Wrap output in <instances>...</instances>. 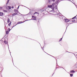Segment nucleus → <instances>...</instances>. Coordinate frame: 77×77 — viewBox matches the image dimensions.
<instances>
[{
	"label": "nucleus",
	"mask_w": 77,
	"mask_h": 77,
	"mask_svg": "<svg viewBox=\"0 0 77 77\" xmlns=\"http://www.w3.org/2000/svg\"><path fill=\"white\" fill-rule=\"evenodd\" d=\"M29 13H29V14H26V15H29Z\"/></svg>",
	"instance_id": "a878e982"
},
{
	"label": "nucleus",
	"mask_w": 77,
	"mask_h": 77,
	"mask_svg": "<svg viewBox=\"0 0 77 77\" xmlns=\"http://www.w3.org/2000/svg\"><path fill=\"white\" fill-rule=\"evenodd\" d=\"M64 20H65V21L66 23H68L69 21V20H68L67 19H64Z\"/></svg>",
	"instance_id": "20e7f679"
},
{
	"label": "nucleus",
	"mask_w": 77,
	"mask_h": 77,
	"mask_svg": "<svg viewBox=\"0 0 77 77\" xmlns=\"http://www.w3.org/2000/svg\"><path fill=\"white\" fill-rule=\"evenodd\" d=\"M70 75L71 77H72V76H73V74H70Z\"/></svg>",
	"instance_id": "aec40b11"
},
{
	"label": "nucleus",
	"mask_w": 77,
	"mask_h": 77,
	"mask_svg": "<svg viewBox=\"0 0 77 77\" xmlns=\"http://www.w3.org/2000/svg\"><path fill=\"white\" fill-rule=\"evenodd\" d=\"M3 11L5 12H8V11L5 10H3Z\"/></svg>",
	"instance_id": "4468645a"
},
{
	"label": "nucleus",
	"mask_w": 77,
	"mask_h": 77,
	"mask_svg": "<svg viewBox=\"0 0 77 77\" xmlns=\"http://www.w3.org/2000/svg\"><path fill=\"white\" fill-rule=\"evenodd\" d=\"M7 22L8 23H9V22H10L9 18H8V19Z\"/></svg>",
	"instance_id": "f8f14e48"
},
{
	"label": "nucleus",
	"mask_w": 77,
	"mask_h": 77,
	"mask_svg": "<svg viewBox=\"0 0 77 77\" xmlns=\"http://www.w3.org/2000/svg\"><path fill=\"white\" fill-rule=\"evenodd\" d=\"M17 15V13H14L12 14V16H15V15Z\"/></svg>",
	"instance_id": "1a4fd4ad"
},
{
	"label": "nucleus",
	"mask_w": 77,
	"mask_h": 77,
	"mask_svg": "<svg viewBox=\"0 0 77 77\" xmlns=\"http://www.w3.org/2000/svg\"><path fill=\"white\" fill-rule=\"evenodd\" d=\"M11 22H10V23L8 24V26H11Z\"/></svg>",
	"instance_id": "ddd939ff"
},
{
	"label": "nucleus",
	"mask_w": 77,
	"mask_h": 77,
	"mask_svg": "<svg viewBox=\"0 0 77 77\" xmlns=\"http://www.w3.org/2000/svg\"><path fill=\"white\" fill-rule=\"evenodd\" d=\"M14 7H13V6H12V7H11V8H12V9H13V8H14Z\"/></svg>",
	"instance_id": "bb28decb"
},
{
	"label": "nucleus",
	"mask_w": 77,
	"mask_h": 77,
	"mask_svg": "<svg viewBox=\"0 0 77 77\" xmlns=\"http://www.w3.org/2000/svg\"><path fill=\"white\" fill-rule=\"evenodd\" d=\"M69 0V1H70V0Z\"/></svg>",
	"instance_id": "72a5a7b5"
},
{
	"label": "nucleus",
	"mask_w": 77,
	"mask_h": 77,
	"mask_svg": "<svg viewBox=\"0 0 77 77\" xmlns=\"http://www.w3.org/2000/svg\"><path fill=\"white\" fill-rule=\"evenodd\" d=\"M72 21V22H75V20H73Z\"/></svg>",
	"instance_id": "412c9836"
},
{
	"label": "nucleus",
	"mask_w": 77,
	"mask_h": 77,
	"mask_svg": "<svg viewBox=\"0 0 77 77\" xmlns=\"http://www.w3.org/2000/svg\"><path fill=\"white\" fill-rule=\"evenodd\" d=\"M36 14L38 15H39V13L37 12H35V13L33 14V15H36Z\"/></svg>",
	"instance_id": "423d86ee"
},
{
	"label": "nucleus",
	"mask_w": 77,
	"mask_h": 77,
	"mask_svg": "<svg viewBox=\"0 0 77 77\" xmlns=\"http://www.w3.org/2000/svg\"><path fill=\"white\" fill-rule=\"evenodd\" d=\"M23 22H22V21L21 22H18L17 23V24H21V23H22Z\"/></svg>",
	"instance_id": "9d476101"
},
{
	"label": "nucleus",
	"mask_w": 77,
	"mask_h": 77,
	"mask_svg": "<svg viewBox=\"0 0 77 77\" xmlns=\"http://www.w3.org/2000/svg\"><path fill=\"white\" fill-rule=\"evenodd\" d=\"M54 74V73L53 74L52 76H53V74Z\"/></svg>",
	"instance_id": "2f4dec72"
},
{
	"label": "nucleus",
	"mask_w": 77,
	"mask_h": 77,
	"mask_svg": "<svg viewBox=\"0 0 77 77\" xmlns=\"http://www.w3.org/2000/svg\"><path fill=\"white\" fill-rule=\"evenodd\" d=\"M6 34H7V35H8V34L9 33V32H8V31H6Z\"/></svg>",
	"instance_id": "6ab92c4d"
},
{
	"label": "nucleus",
	"mask_w": 77,
	"mask_h": 77,
	"mask_svg": "<svg viewBox=\"0 0 77 77\" xmlns=\"http://www.w3.org/2000/svg\"><path fill=\"white\" fill-rule=\"evenodd\" d=\"M66 29H67V27H66Z\"/></svg>",
	"instance_id": "e433bc0d"
},
{
	"label": "nucleus",
	"mask_w": 77,
	"mask_h": 77,
	"mask_svg": "<svg viewBox=\"0 0 77 77\" xmlns=\"http://www.w3.org/2000/svg\"><path fill=\"white\" fill-rule=\"evenodd\" d=\"M55 9H57V5L55 6Z\"/></svg>",
	"instance_id": "2eb2a0df"
},
{
	"label": "nucleus",
	"mask_w": 77,
	"mask_h": 77,
	"mask_svg": "<svg viewBox=\"0 0 77 77\" xmlns=\"http://www.w3.org/2000/svg\"><path fill=\"white\" fill-rule=\"evenodd\" d=\"M2 9V8H0V9Z\"/></svg>",
	"instance_id": "473e14b6"
},
{
	"label": "nucleus",
	"mask_w": 77,
	"mask_h": 77,
	"mask_svg": "<svg viewBox=\"0 0 77 77\" xmlns=\"http://www.w3.org/2000/svg\"><path fill=\"white\" fill-rule=\"evenodd\" d=\"M14 27V26H13L12 27V28H13V27Z\"/></svg>",
	"instance_id": "7c9ffc66"
},
{
	"label": "nucleus",
	"mask_w": 77,
	"mask_h": 77,
	"mask_svg": "<svg viewBox=\"0 0 77 77\" xmlns=\"http://www.w3.org/2000/svg\"><path fill=\"white\" fill-rule=\"evenodd\" d=\"M70 72L71 73H73V72H75V71H74V70H72L70 71Z\"/></svg>",
	"instance_id": "9b49d317"
},
{
	"label": "nucleus",
	"mask_w": 77,
	"mask_h": 77,
	"mask_svg": "<svg viewBox=\"0 0 77 77\" xmlns=\"http://www.w3.org/2000/svg\"><path fill=\"white\" fill-rule=\"evenodd\" d=\"M21 14V15H22V14Z\"/></svg>",
	"instance_id": "4c0bfd02"
},
{
	"label": "nucleus",
	"mask_w": 77,
	"mask_h": 77,
	"mask_svg": "<svg viewBox=\"0 0 77 77\" xmlns=\"http://www.w3.org/2000/svg\"><path fill=\"white\" fill-rule=\"evenodd\" d=\"M8 7L9 8L8 9H11V6H8Z\"/></svg>",
	"instance_id": "dca6fc26"
},
{
	"label": "nucleus",
	"mask_w": 77,
	"mask_h": 77,
	"mask_svg": "<svg viewBox=\"0 0 77 77\" xmlns=\"http://www.w3.org/2000/svg\"><path fill=\"white\" fill-rule=\"evenodd\" d=\"M20 7V6H19L17 8V9H18V8H19V7Z\"/></svg>",
	"instance_id": "393cba45"
},
{
	"label": "nucleus",
	"mask_w": 77,
	"mask_h": 77,
	"mask_svg": "<svg viewBox=\"0 0 77 77\" xmlns=\"http://www.w3.org/2000/svg\"><path fill=\"white\" fill-rule=\"evenodd\" d=\"M14 12H15V13L17 14H18V12H19L18 11V10H17V9H14Z\"/></svg>",
	"instance_id": "f03ea898"
},
{
	"label": "nucleus",
	"mask_w": 77,
	"mask_h": 77,
	"mask_svg": "<svg viewBox=\"0 0 77 77\" xmlns=\"http://www.w3.org/2000/svg\"><path fill=\"white\" fill-rule=\"evenodd\" d=\"M42 49H43V48H42Z\"/></svg>",
	"instance_id": "c9c22d12"
},
{
	"label": "nucleus",
	"mask_w": 77,
	"mask_h": 77,
	"mask_svg": "<svg viewBox=\"0 0 77 77\" xmlns=\"http://www.w3.org/2000/svg\"><path fill=\"white\" fill-rule=\"evenodd\" d=\"M51 1H52V2H55V0H51Z\"/></svg>",
	"instance_id": "b1692460"
},
{
	"label": "nucleus",
	"mask_w": 77,
	"mask_h": 77,
	"mask_svg": "<svg viewBox=\"0 0 77 77\" xmlns=\"http://www.w3.org/2000/svg\"><path fill=\"white\" fill-rule=\"evenodd\" d=\"M60 1H60V0H57L55 2V4H57V3H59Z\"/></svg>",
	"instance_id": "39448f33"
},
{
	"label": "nucleus",
	"mask_w": 77,
	"mask_h": 77,
	"mask_svg": "<svg viewBox=\"0 0 77 77\" xmlns=\"http://www.w3.org/2000/svg\"><path fill=\"white\" fill-rule=\"evenodd\" d=\"M8 30H9V32H10V30H11V29H10V28H8Z\"/></svg>",
	"instance_id": "5701e85b"
},
{
	"label": "nucleus",
	"mask_w": 77,
	"mask_h": 77,
	"mask_svg": "<svg viewBox=\"0 0 77 77\" xmlns=\"http://www.w3.org/2000/svg\"><path fill=\"white\" fill-rule=\"evenodd\" d=\"M9 0H8V1H7V3L6 4V5H8V3H9Z\"/></svg>",
	"instance_id": "a211bd4d"
},
{
	"label": "nucleus",
	"mask_w": 77,
	"mask_h": 77,
	"mask_svg": "<svg viewBox=\"0 0 77 77\" xmlns=\"http://www.w3.org/2000/svg\"><path fill=\"white\" fill-rule=\"evenodd\" d=\"M54 4H53L52 5H48V7L49 8H51L52 10L54 11Z\"/></svg>",
	"instance_id": "f257e3e1"
},
{
	"label": "nucleus",
	"mask_w": 77,
	"mask_h": 77,
	"mask_svg": "<svg viewBox=\"0 0 77 77\" xmlns=\"http://www.w3.org/2000/svg\"><path fill=\"white\" fill-rule=\"evenodd\" d=\"M4 43H5V44H8V42H7L6 41H5L4 42Z\"/></svg>",
	"instance_id": "6e6552de"
},
{
	"label": "nucleus",
	"mask_w": 77,
	"mask_h": 77,
	"mask_svg": "<svg viewBox=\"0 0 77 77\" xmlns=\"http://www.w3.org/2000/svg\"><path fill=\"white\" fill-rule=\"evenodd\" d=\"M50 56H52V57H53V56H51V55H50Z\"/></svg>",
	"instance_id": "c85d7f7f"
},
{
	"label": "nucleus",
	"mask_w": 77,
	"mask_h": 77,
	"mask_svg": "<svg viewBox=\"0 0 77 77\" xmlns=\"http://www.w3.org/2000/svg\"><path fill=\"white\" fill-rule=\"evenodd\" d=\"M8 47H9V45H8Z\"/></svg>",
	"instance_id": "c756f323"
},
{
	"label": "nucleus",
	"mask_w": 77,
	"mask_h": 77,
	"mask_svg": "<svg viewBox=\"0 0 77 77\" xmlns=\"http://www.w3.org/2000/svg\"><path fill=\"white\" fill-rule=\"evenodd\" d=\"M29 20H32V19L28 20L27 21H29Z\"/></svg>",
	"instance_id": "cd10ccee"
},
{
	"label": "nucleus",
	"mask_w": 77,
	"mask_h": 77,
	"mask_svg": "<svg viewBox=\"0 0 77 77\" xmlns=\"http://www.w3.org/2000/svg\"><path fill=\"white\" fill-rule=\"evenodd\" d=\"M48 55H49V54H48ZM49 55H50H50L49 54Z\"/></svg>",
	"instance_id": "f704fd0d"
},
{
	"label": "nucleus",
	"mask_w": 77,
	"mask_h": 77,
	"mask_svg": "<svg viewBox=\"0 0 77 77\" xmlns=\"http://www.w3.org/2000/svg\"><path fill=\"white\" fill-rule=\"evenodd\" d=\"M3 13H2V12H1L0 13V16H3Z\"/></svg>",
	"instance_id": "0eeeda50"
},
{
	"label": "nucleus",
	"mask_w": 77,
	"mask_h": 77,
	"mask_svg": "<svg viewBox=\"0 0 77 77\" xmlns=\"http://www.w3.org/2000/svg\"><path fill=\"white\" fill-rule=\"evenodd\" d=\"M32 18H33L32 19V20H36V17L33 16H32Z\"/></svg>",
	"instance_id": "7ed1b4c3"
},
{
	"label": "nucleus",
	"mask_w": 77,
	"mask_h": 77,
	"mask_svg": "<svg viewBox=\"0 0 77 77\" xmlns=\"http://www.w3.org/2000/svg\"><path fill=\"white\" fill-rule=\"evenodd\" d=\"M63 38V37H62V38H61L60 39V40H59V42H60V41H62Z\"/></svg>",
	"instance_id": "f3484780"
},
{
	"label": "nucleus",
	"mask_w": 77,
	"mask_h": 77,
	"mask_svg": "<svg viewBox=\"0 0 77 77\" xmlns=\"http://www.w3.org/2000/svg\"><path fill=\"white\" fill-rule=\"evenodd\" d=\"M51 2V0H48V2L50 3Z\"/></svg>",
	"instance_id": "4be33fe9"
}]
</instances>
